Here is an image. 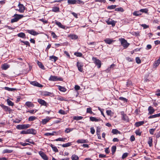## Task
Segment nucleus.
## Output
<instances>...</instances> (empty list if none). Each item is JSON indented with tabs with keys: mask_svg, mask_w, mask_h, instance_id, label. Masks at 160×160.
Listing matches in <instances>:
<instances>
[{
	"mask_svg": "<svg viewBox=\"0 0 160 160\" xmlns=\"http://www.w3.org/2000/svg\"><path fill=\"white\" fill-rule=\"evenodd\" d=\"M24 16L22 15H20L16 14L13 16V18H12L11 20V22L12 23L14 22H17L18 21V20Z\"/></svg>",
	"mask_w": 160,
	"mask_h": 160,
	"instance_id": "f257e3e1",
	"label": "nucleus"
},
{
	"mask_svg": "<svg viewBox=\"0 0 160 160\" xmlns=\"http://www.w3.org/2000/svg\"><path fill=\"white\" fill-rule=\"evenodd\" d=\"M121 42V45L124 48H127L129 45V43H128L126 40L124 38H121L119 39Z\"/></svg>",
	"mask_w": 160,
	"mask_h": 160,
	"instance_id": "f03ea898",
	"label": "nucleus"
},
{
	"mask_svg": "<svg viewBox=\"0 0 160 160\" xmlns=\"http://www.w3.org/2000/svg\"><path fill=\"white\" fill-rule=\"evenodd\" d=\"M68 3L69 4H83L84 2L80 0H68Z\"/></svg>",
	"mask_w": 160,
	"mask_h": 160,
	"instance_id": "7ed1b4c3",
	"label": "nucleus"
},
{
	"mask_svg": "<svg viewBox=\"0 0 160 160\" xmlns=\"http://www.w3.org/2000/svg\"><path fill=\"white\" fill-rule=\"evenodd\" d=\"M92 60L93 62L96 64V65L97 66L98 68H100L101 67V62L99 60L97 59L96 58L93 57Z\"/></svg>",
	"mask_w": 160,
	"mask_h": 160,
	"instance_id": "20e7f679",
	"label": "nucleus"
},
{
	"mask_svg": "<svg viewBox=\"0 0 160 160\" xmlns=\"http://www.w3.org/2000/svg\"><path fill=\"white\" fill-rule=\"evenodd\" d=\"M49 80L52 81H62V79L61 78H58L55 76H51L49 78Z\"/></svg>",
	"mask_w": 160,
	"mask_h": 160,
	"instance_id": "39448f33",
	"label": "nucleus"
},
{
	"mask_svg": "<svg viewBox=\"0 0 160 160\" xmlns=\"http://www.w3.org/2000/svg\"><path fill=\"white\" fill-rule=\"evenodd\" d=\"M106 22L108 25H111L112 27L115 26V24L117 22L116 21H114L110 18H109L107 20H106Z\"/></svg>",
	"mask_w": 160,
	"mask_h": 160,
	"instance_id": "423d86ee",
	"label": "nucleus"
},
{
	"mask_svg": "<svg viewBox=\"0 0 160 160\" xmlns=\"http://www.w3.org/2000/svg\"><path fill=\"white\" fill-rule=\"evenodd\" d=\"M0 106L5 111L8 112L9 113H10L12 111V110L10 108L2 104H0Z\"/></svg>",
	"mask_w": 160,
	"mask_h": 160,
	"instance_id": "0eeeda50",
	"label": "nucleus"
},
{
	"mask_svg": "<svg viewBox=\"0 0 160 160\" xmlns=\"http://www.w3.org/2000/svg\"><path fill=\"white\" fill-rule=\"evenodd\" d=\"M18 6L19 8V9H16L17 10H18L20 13L24 12L25 8L23 4H21L19 3L18 4Z\"/></svg>",
	"mask_w": 160,
	"mask_h": 160,
	"instance_id": "6e6552de",
	"label": "nucleus"
},
{
	"mask_svg": "<svg viewBox=\"0 0 160 160\" xmlns=\"http://www.w3.org/2000/svg\"><path fill=\"white\" fill-rule=\"evenodd\" d=\"M39 154L41 157L44 160H48V158L46 155L43 152L40 151L39 152Z\"/></svg>",
	"mask_w": 160,
	"mask_h": 160,
	"instance_id": "1a4fd4ad",
	"label": "nucleus"
},
{
	"mask_svg": "<svg viewBox=\"0 0 160 160\" xmlns=\"http://www.w3.org/2000/svg\"><path fill=\"white\" fill-rule=\"evenodd\" d=\"M26 31L29 33L34 35L35 36L38 34V33L35 31L34 30H26Z\"/></svg>",
	"mask_w": 160,
	"mask_h": 160,
	"instance_id": "9d476101",
	"label": "nucleus"
},
{
	"mask_svg": "<svg viewBox=\"0 0 160 160\" xmlns=\"http://www.w3.org/2000/svg\"><path fill=\"white\" fill-rule=\"evenodd\" d=\"M38 102L42 105L47 106L48 105L47 103L44 100L41 99H38Z\"/></svg>",
	"mask_w": 160,
	"mask_h": 160,
	"instance_id": "9b49d317",
	"label": "nucleus"
},
{
	"mask_svg": "<svg viewBox=\"0 0 160 160\" xmlns=\"http://www.w3.org/2000/svg\"><path fill=\"white\" fill-rule=\"evenodd\" d=\"M77 66L78 68V70L81 72H82L83 70L82 68V67L83 66V65L82 63L78 62H77Z\"/></svg>",
	"mask_w": 160,
	"mask_h": 160,
	"instance_id": "f8f14e48",
	"label": "nucleus"
},
{
	"mask_svg": "<svg viewBox=\"0 0 160 160\" xmlns=\"http://www.w3.org/2000/svg\"><path fill=\"white\" fill-rule=\"evenodd\" d=\"M30 84L34 86H37L38 87H42V85L39 84L36 81H32L30 82Z\"/></svg>",
	"mask_w": 160,
	"mask_h": 160,
	"instance_id": "ddd939ff",
	"label": "nucleus"
},
{
	"mask_svg": "<svg viewBox=\"0 0 160 160\" xmlns=\"http://www.w3.org/2000/svg\"><path fill=\"white\" fill-rule=\"evenodd\" d=\"M55 23L57 25H58V27L61 28H63L64 29H66L65 28L66 27L65 26L62 25V23L60 22H58L57 21H55Z\"/></svg>",
	"mask_w": 160,
	"mask_h": 160,
	"instance_id": "4468645a",
	"label": "nucleus"
},
{
	"mask_svg": "<svg viewBox=\"0 0 160 160\" xmlns=\"http://www.w3.org/2000/svg\"><path fill=\"white\" fill-rule=\"evenodd\" d=\"M148 115H151L153 113L155 110V109L151 106H149L148 109Z\"/></svg>",
	"mask_w": 160,
	"mask_h": 160,
	"instance_id": "2eb2a0df",
	"label": "nucleus"
},
{
	"mask_svg": "<svg viewBox=\"0 0 160 160\" xmlns=\"http://www.w3.org/2000/svg\"><path fill=\"white\" fill-rule=\"evenodd\" d=\"M28 134H35L36 133V131L33 129H27Z\"/></svg>",
	"mask_w": 160,
	"mask_h": 160,
	"instance_id": "dca6fc26",
	"label": "nucleus"
},
{
	"mask_svg": "<svg viewBox=\"0 0 160 160\" xmlns=\"http://www.w3.org/2000/svg\"><path fill=\"white\" fill-rule=\"evenodd\" d=\"M104 41L106 43L110 44L113 42L114 41L112 39L107 38L104 39Z\"/></svg>",
	"mask_w": 160,
	"mask_h": 160,
	"instance_id": "f3484780",
	"label": "nucleus"
},
{
	"mask_svg": "<svg viewBox=\"0 0 160 160\" xmlns=\"http://www.w3.org/2000/svg\"><path fill=\"white\" fill-rule=\"evenodd\" d=\"M90 120L92 122H99L102 121L100 118H97L94 117H90Z\"/></svg>",
	"mask_w": 160,
	"mask_h": 160,
	"instance_id": "a211bd4d",
	"label": "nucleus"
},
{
	"mask_svg": "<svg viewBox=\"0 0 160 160\" xmlns=\"http://www.w3.org/2000/svg\"><path fill=\"white\" fill-rule=\"evenodd\" d=\"M77 142L79 143H88V141L87 140L83 139H78L77 141Z\"/></svg>",
	"mask_w": 160,
	"mask_h": 160,
	"instance_id": "6ab92c4d",
	"label": "nucleus"
},
{
	"mask_svg": "<svg viewBox=\"0 0 160 160\" xmlns=\"http://www.w3.org/2000/svg\"><path fill=\"white\" fill-rule=\"evenodd\" d=\"M51 119V118L49 117H47L46 118L42 120V123L43 124H46L47 122H48L49 120Z\"/></svg>",
	"mask_w": 160,
	"mask_h": 160,
	"instance_id": "aec40b11",
	"label": "nucleus"
},
{
	"mask_svg": "<svg viewBox=\"0 0 160 160\" xmlns=\"http://www.w3.org/2000/svg\"><path fill=\"white\" fill-rule=\"evenodd\" d=\"M58 59V58L54 56H51L49 57V60L55 62Z\"/></svg>",
	"mask_w": 160,
	"mask_h": 160,
	"instance_id": "412c9836",
	"label": "nucleus"
},
{
	"mask_svg": "<svg viewBox=\"0 0 160 160\" xmlns=\"http://www.w3.org/2000/svg\"><path fill=\"white\" fill-rule=\"evenodd\" d=\"M25 105L28 107H34V105L32 102H27L25 103Z\"/></svg>",
	"mask_w": 160,
	"mask_h": 160,
	"instance_id": "4be33fe9",
	"label": "nucleus"
},
{
	"mask_svg": "<svg viewBox=\"0 0 160 160\" xmlns=\"http://www.w3.org/2000/svg\"><path fill=\"white\" fill-rule=\"evenodd\" d=\"M144 123L143 121L137 122L135 123V125L136 127H138L143 125Z\"/></svg>",
	"mask_w": 160,
	"mask_h": 160,
	"instance_id": "5701e85b",
	"label": "nucleus"
},
{
	"mask_svg": "<svg viewBox=\"0 0 160 160\" xmlns=\"http://www.w3.org/2000/svg\"><path fill=\"white\" fill-rule=\"evenodd\" d=\"M37 63L39 67L42 69L44 70L45 68L44 66L42 64V63L38 61H37Z\"/></svg>",
	"mask_w": 160,
	"mask_h": 160,
	"instance_id": "b1692460",
	"label": "nucleus"
},
{
	"mask_svg": "<svg viewBox=\"0 0 160 160\" xmlns=\"http://www.w3.org/2000/svg\"><path fill=\"white\" fill-rule=\"evenodd\" d=\"M50 146L52 148L53 150L55 152H58V150L57 147L52 144H50Z\"/></svg>",
	"mask_w": 160,
	"mask_h": 160,
	"instance_id": "393cba45",
	"label": "nucleus"
},
{
	"mask_svg": "<svg viewBox=\"0 0 160 160\" xmlns=\"http://www.w3.org/2000/svg\"><path fill=\"white\" fill-rule=\"evenodd\" d=\"M5 90L8 91H12L16 90L17 89L15 88H10L8 87H5L4 88Z\"/></svg>",
	"mask_w": 160,
	"mask_h": 160,
	"instance_id": "a878e982",
	"label": "nucleus"
},
{
	"mask_svg": "<svg viewBox=\"0 0 160 160\" xmlns=\"http://www.w3.org/2000/svg\"><path fill=\"white\" fill-rule=\"evenodd\" d=\"M70 38L72 39H76L78 38V36L75 34H71L69 36Z\"/></svg>",
	"mask_w": 160,
	"mask_h": 160,
	"instance_id": "bb28decb",
	"label": "nucleus"
},
{
	"mask_svg": "<svg viewBox=\"0 0 160 160\" xmlns=\"http://www.w3.org/2000/svg\"><path fill=\"white\" fill-rule=\"evenodd\" d=\"M59 90L62 92H64L66 91V89L64 87L60 86H58Z\"/></svg>",
	"mask_w": 160,
	"mask_h": 160,
	"instance_id": "cd10ccee",
	"label": "nucleus"
},
{
	"mask_svg": "<svg viewBox=\"0 0 160 160\" xmlns=\"http://www.w3.org/2000/svg\"><path fill=\"white\" fill-rule=\"evenodd\" d=\"M24 124L18 125L17 126V128L18 129H25Z\"/></svg>",
	"mask_w": 160,
	"mask_h": 160,
	"instance_id": "c85d7f7f",
	"label": "nucleus"
},
{
	"mask_svg": "<svg viewBox=\"0 0 160 160\" xmlns=\"http://www.w3.org/2000/svg\"><path fill=\"white\" fill-rule=\"evenodd\" d=\"M112 132L114 134H120V132L117 129H113L112 131Z\"/></svg>",
	"mask_w": 160,
	"mask_h": 160,
	"instance_id": "c756f323",
	"label": "nucleus"
},
{
	"mask_svg": "<svg viewBox=\"0 0 160 160\" xmlns=\"http://www.w3.org/2000/svg\"><path fill=\"white\" fill-rule=\"evenodd\" d=\"M133 15L136 16H139L142 14L140 10L139 11H134L133 13Z\"/></svg>",
	"mask_w": 160,
	"mask_h": 160,
	"instance_id": "7c9ffc66",
	"label": "nucleus"
},
{
	"mask_svg": "<svg viewBox=\"0 0 160 160\" xmlns=\"http://www.w3.org/2000/svg\"><path fill=\"white\" fill-rule=\"evenodd\" d=\"M72 160H78L79 157L78 156L75 154H73L71 157Z\"/></svg>",
	"mask_w": 160,
	"mask_h": 160,
	"instance_id": "2f4dec72",
	"label": "nucleus"
},
{
	"mask_svg": "<svg viewBox=\"0 0 160 160\" xmlns=\"http://www.w3.org/2000/svg\"><path fill=\"white\" fill-rule=\"evenodd\" d=\"M18 36L22 38H26V35L23 32H21L19 33H18Z\"/></svg>",
	"mask_w": 160,
	"mask_h": 160,
	"instance_id": "473e14b6",
	"label": "nucleus"
},
{
	"mask_svg": "<svg viewBox=\"0 0 160 160\" xmlns=\"http://www.w3.org/2000/svg\"><path fill=\"white\" fill-rule=\"evenodd\" d=\"M66 139V138H59L55 139V141H60L64 142Z\"/></svg>",
	"mask_w": 160,
	"mask_h": 160,
	"instance_id": "72a5a7b5",
	"label": "nucleus"
},
{
	"mask_svg": "<svg viewBox=\"0 0 160 160\" xmlns=\"http://www.w3.org/2000/svg\"><path fill=\"white\" fill-rule=\"evenodd\" d=\"M73 128H66L65 130V132L66 133H68L73 131Z\"/></svg>",
	"mask_w": 160,
	"mask_h": 160,
	"instance_id": "f704fd0d",
	"label": "nucleus"
},
{
	"mask_svg": "<svg viewBox=\"0 0 160 160\" xmlns=\"http://www.w3.org/2000/svg\"><path fill=\"white\" fill-rule=\"evenodd\" d=\"M7 101L8 105L12 106H13V103L8 99H7Z\"/></svg>",
	"mask_w": 160,
	"mask_h": 160,
	"instance_id": "c9c22d12",
	"label": "nucleus"
},
{
	"mask_svg": "<svg viewBox=\"0 0 160 160\" xmlns=\"http://www.w3.org/2000/svg\"><path fill=\"white\" fill-rule=\"evenodd\" d=\"M59 8L58 7H54L52 8V11L54 12H57L59 11Z\"/></svg>",
	"mask_w": 160,
	"mask_h": 160,
	"instance_id": "e433bc0d",
	"label": "nucleus"
},
{
	"mask_svg": "<svg viewBox=\"0 0 160 160\" xmlns=\"http://www.w3.org/2000/svg\"><path fill=\"white\" fill-rule=\"evenodd\" d=\"M36 119V117L35 116H30L28 118V120L29 121H32L35 120Z\"/></svg>",
	"mask_w": 160,
	"mask_h": 160,
	"instance_id": "4c0bfd02",
	"label": "nucleus"
},
{
	"mask_svg": "<svg viewBox=\"0 0 160 160\" xmlns=\"http://www.w3.org/2000/svg\"><path fill=\"white\" fill-rule=\"evenodd\" d=\"M83 117L82 116H75L73 117V119L74 120H81L83 118Z\"/></svg>",
	"mask_w": 160,
	"mask_h": 160,
	"instance_id": "58836bf2",
	"label": "nucleus"
},
{
	"mask_svg": "<svg viewBox=\"0 0 160 160\" xmlns=\"http://www.w3.org/2000/svg\"><path fill=\"white\" fill-rule=\"evenodd\" d=\"M160 63V61L158 59L157 60L155 61L154 62V66H155V67H157L159 65Z\"/></svg>",
	"mask_w": 160,
	"mask_h": 160,
	"instance_id": "ea45409f",
	"label": "nucleus"
},
{
	"mask_svg": "<svg viewBox=\"0 0 160 160\" xmlns=\"http://www.w3.org/2000/svg\"><path fill=\"white\" fill-rule=\"evenodd\" d=\"M152 138L151 137H149V140L148 141V143L149 145V146L150 147H151L152 146Z\"/></svg>",
	"mask_w": 160,
	"mask_h": 160,
	"instance_id": "a19ab883",
	"label": "nucleus"
},
{
	"mask_svg": "<svg viewBox=\"0 0 160 160\" xmlns=\"http://www.w3.org/2000/svg\"><path fill=\"white\" fill-rule=\"evenodd\" d=\"M71 142H68L65 144L62 145V146L63 147H67L70 146L71 145Z\"/></svg>",
	"mask_w": 160,
	"mask_h": 160,
	"instance_id": "79ce46f5",
	"label": "nucleus"
},
{
	"mask_svg": "<svg viewBox=\"0 0 160 160\" xmlns=\"http://www.w3.org/2000/svg\"><path fill=\"white\" fill-rule=\"evenodd\" d=\"M12 150H8V149H4L3 151V153H11L12 152Z\"/></svg>",
	"mask_w": 160,
	"mask_h": 160,
	"instance_id": "37998d69",
	"label": "nucleus"
},
{
	"mask_svg": "<svg viewBox=\"0 0 160 160\" xmlns=\"http://www.w3.org/2000/svg\"><path fill=\"white\" fill-rule=\"evenodd\" d=\"M43 94L44 96H49L52 95V93L48 92L45 91L43 93Z\"/></svg>",
	"mask_w": 160,
	"mask_h": 160,
	"instance_id": "c03bdc74",
	"label": "nucleus"
},
{
	"mask_svg": "<svg viewBox=\"0 0 160 160\" xmlns=\"http://www.w3.org/2000/svg\"><path fill=\"white\" fill-rule=\"evenodd\" d=\"M56 133L55 132H53L52 133H46L44 134V135L46 136H53L54 134V133Z\"/></svg>",
	"mask_w": 160,
	"mask_h": 160,
	"instance_id": "a18cd8bd",
	"label": "nucleus"
},
{
	"mask_svg": "<svg viewBox=\"0 0 160 160\" xmlns=\"http://www.w3.org/2000/svg\"><path fill=\"white\" fill-rule=\"evenodd\" d=\"M132 34L135 36H138L140 35L139 32H132Z\"/></svg>",
	"mask_w": 160,
	"mask_h": 160,
	"instance_id": "49530a36",
	"label": "nucleus"
},
{
	"mask_svg": "<svg viewBox=\"0 0 160 160\" xmlns=\"http://www.w3.org/2000/svg\"><path fill=\"white\" fill-rule=\"evenodd\" d=\"M116 147L115 146H113L112 148V154H114L116 151Z\"/></svg>",
	"mask_w": 160,
	"mask_h": 160,
	"instance_id": "de8ad7c7",
	"label": "nucleus"
},
{
	"mask_svg": "<svg viewBox=\"0 0 160 160\" xmlns=\"http://www.w3.org/2000/svg\"><path fill=\"white\" fill-rule=\"evenodd\" d=\"M148 11V10L147 8L142 9L140 10V12H144L145 13H147Z\"/></svg>",
	"mask_w": 160,
	"mask_h": 160,
	"instance_id": "09e8293b",
	"label": "nucleus"
},
{
	"mask_svg": "<svg viewBox=\"0 0 160 160\" xmlns=\"http://www.w3.org/2000/svg\"><path fill=\"white\" fill-rule=\"evenodd\" d=\"M116 6L115 5H112L111 6H109L108 7V9H113L116 7Z\"/></svg>",
	"mask_w": 160,
	"mask_h": 160,
	"instance_id": "8fccbe9b",
	"label": "nucleus"
},
{
	"mask_svg": "<svg viewBox=\"0 0 160 160\" xmlns=\"http://www.w3.org/2000/svg\"><path fill=\"white\" fill-rule=\"evenodd\" d=\"M87 113L92 114L93 112L92 111L91 108H88L87 109Z\"/></svg>",
	"mask_w": 160,
	"mask_h": 160,
	"instance_id": "3c124183",
	"label": "nucleus"
},
{
	"mask_svg": "<svg viewBox=\"0 0 160 160\" xmlns=\"http://www.w3.org/2000/svg\"><path fill=\"white\" fill-rule=\"evenodd\" d=\"M21 42L24 44L25 45L27 46H30V43L28 41H21Z\"/></svg>",
	"mask_w": 160,
	"mask_h": 160,
	"instance_id": "603ef678",
	"label": "nucleus"
},
{
	"mask_svg": "<svg viewBox=\"0 0 160 160\" xmlns=\"http://www.w3.org/2000/svg\"><path fill=\"white\" fill-rule=\"evenodd\" d=\"M9 66L7 64H4L2 66V68L4 70H6L8 68H9Z\"/></svg>",
	"mask_w": 160,
	"mask_h": 160,
	"instance_id": "864d4df0",
	"label": "nucleus"
},
{
	"mask_svg": "<svg viewBox=\"0 0 160 160\" xmlns=\"http://www.w3.org/2000/svg\"><path fill=\"white\" fill-rule=\"evenodd\" d=\"M74 54L77 57H81L82 55V54L81 52H75Z\"/></svg>",
	"mask_w": 160,
	"mask_h": 160,
	"instance_id": "5fc2aeb1",
	"label": "nucleus"
},
{
	"mask_svg": "<svg viewBox=\"0 0 160 160\" xmlns=\"http://www.w3.org/2000/svg\"><path fill=\"white\" fill-rule=\"evenodd\" d=\"M142 132L140 130H137L135 131V133L137 135L141 136Z\"/></svg>",
	"mask_w": 160,
	"mask_h": 160,
	"instance_id": "6e6d98bb",
	"label": "nucleus"
},
{
	"mask_svg": "<svg viewBox=\"0 0 160 160\" xmlns=\"http://www.w3.org/2000/svg\"><path fill=\"white\" fill-rule=\"evenodd\" d=\"M136 62L138 64H139L141 62V60L138 57H136Z\"/></svg>",
	"mask_w": 160,
	"mask_h": 160,
	"instance_id": "4d7b16f0",
	"label": "nucleus"
},
{
	"mask_svg": "<svg viewBox=\"0 0 160 160\" xmlns=\"http://www.w3.org/2000/svg\"><path fill=\"white\" fill-rule=\"evenodd\" d=\"M58 112L61 114L62 115H64L65 114H66V113L63 110H62V109L60 110Z\"/></svg>",
	"mask_w": 160,
	"mask_h": 160,
	"instance_id": "13d9d810",
	"label": "nucleus"
},
{
	"mask_svg": "<svg viewBox=\"0 0 160 160\" xmlns=\"http://www.w3.org/2000/svg\"><path fill=\"white\" fill-rule=\"evenodd\" d=\"M122 119L124 121H128V118L127 116L125 114H123L122 115Z\"/></svg>",
	"mask_w": 160,
	"mask_h": 160,
	"instance_id": "bf43d9fd",
	"label": "nucleus"
},
{
	"mask_svg": "<svg viewBox=\"0 0 160 160\" xmlns=\"http://www.w3.org/2000/svg\"><path fill=\"white\" fill-rule=\"evenodd\" d=\"M37 111V110H36L34 112L35 110H32L27 111V112H29L31 114H33L35 112H36Z\"/></svg>",
	"mask_w": 160,
	"mask_h": 160,
	"instance_id": "052dcab7",
	"label": "nucleus"
},
{
	"mask_svg": "<svg viewBox=\"0 0 160 160\" xmlns=\"http://www.w3.org/2000/svg\"><path fill=\"white\" fill-rule=\"evenodd\" d=\"M116 11H121L122 12L123 11V8H117L115 9Z\"/></svg>",
	"mask_w": 160,
	"mask_h": 160,
	"instance_id": "680f3d73",
	"label": "nucleus"
},
{
	"mask_svg": "<svg viewBox=\"0 0 160 160\" xmlns=\"http://www.w3.org/2000/svg\"><path fill=\"white\" fill-rule=\"evenodd\" d=\"M119 99L121 100L124 101L125 102H127V100L126 98L122 97H120L119 98Z\"/></svg>",
	"mask_w": 160,
	"mask_h": 160,
	"instance_id": "e2e57ef3",
	"label": "nucleus"
},
{
	"mask_svg": "<svg viewBox=\"0 0 160 160\" xmlns=\"http://www.w3.org/2000/svg\"><path fill=\"white\" fill-rule=\"evenodd\" d=\"M157 117V114H155L152 115L148 117L149 119L152 118H155Z\"/></svg>",
	"mask_w": 160,
	"mask_h": 160,
	"instance_id": "0e129e2a",
	"label": "nucleus"
},
{
	"mask_svg": "<svg viewBox=\"0 0 160 160\" xmlns=\"http://www.w3.org/2000/svg\"><path fill=\"white\" fill-rule=\"evenodd\" d=\"M128 155V153H124L122 155V159H124L125 158H126V157H127Z\"/></svg>",
	"mask_w": 160,
	"mask_h": 160,
	"instance_id": "69168bd1",
	"label": "nucleus"
},
{
	"mask_svg": "<svg viewBox=\"0 0 160 160\" xmlns=\"http://www.w3.org/2000/svg\"><path fill=\"white\" fill-rule=\"evenodd\" d=\"M155 130V129H150L149 130V132L152 135L153 134Z\"/></svg>",
	"mask_w": 160,
	"mask_h": 160,
	"instance_id": "338daca9",
	"label": "nucleus"
},
{
	"mask_svg": "<svg viewBox=\"0 0 160 160\" xmlns=\"http://www.w3.org/2000/svg\"><path fill=\"white\" fill-rule=\"evenodd\" d=\"M155 95L157 96H160V90L159 89L157 90Z\"/></svg>",
	"mask_w": 160,
	"mask_h": 160,
	"instance_id": "774afa93",
	"label": "nucleus"
}]
</instances>
